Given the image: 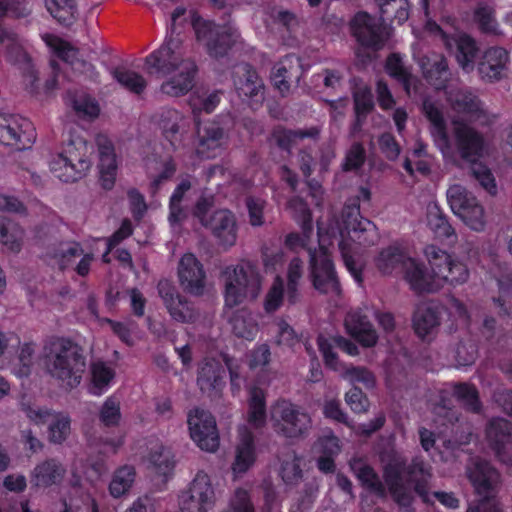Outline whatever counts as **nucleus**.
Segmentation results:
<instances>
[{
  "mask_svg": "<svg viewBox=\"0 0 512 512\" xmlns=\"http://www.w3.org/2000/svg\"><path fill=\"white\" fill-rule=\"evenodd\" d=\"M64 147L58 156H62L64 159L69 160L76 165L84 166V171H88L90 168V161L88 159V147L87 142L80 136H73L69 133L67 139L64 141Z\"/></svg>",
  "mask_w": 512,
  "mask_h": 512,
  "instance_id": "72a5a7b5",
  "label": "nucleus"
},
{
  "mask_svg": "<svg viewBox=\"0 0 512 512\" xmlns=\"http://www.w3.org/2000/svg\"><path fill=\"white\" fill-rule=\"evenodd\" d=\"M347 332L365 347L376 344L378 336L367 315L361 310L350 311L345 318Z\"/></svg>",
  "mask_w": 512,
  "mask_h": 512,
  "instance_id": "5701e85b",
  "label": "nucleus"
},
{
  "mask_svg": "<svg viewBox=\"0 0 512 512\" xmlns=\"http://www.w3.org/2000/svg\"><path fill=\"white\" fill-rule=\"evenodd\" d=\"M290 205L291 206L295 205L299 208V211L301 214L300 225H301L302 233L301 234H297V233L289 234L286 238V243L290 247L301 246L308 250L310 248V247H308V241L313 232L311 212L308 209L306 203L299 198H295V199L291 200Z\"/></svg>",
  "mask_w": 512,
  "mask_h": 512,
  "instance_id": "473e14b6",
  "label": "nucleus"
},
{
  "mask_svg": "<svg viewBox=\"0 0 512 512\" xmlns=\"http://www.w3.org/2000/svg\"><path fill=\"white\" fill-rule=\"evenodd\" d=\"M43 362L46 373L70 389L81 383L87 366L84 348L66 338L45 345Z\"/></svg>",
  "mask_w": 512,
  "mask_h": 512,
  "instance_id": "7ed1b4c3",
  "label": "nucleus"
},
{
  "mask_svg": "<svg viewBox=\"0 0 512 512\" xmlns=\"http://www.w3.org/2000/svg\"><path fill=\"white\" fill-rule=\"evenodd\" d=\"M64 469L55 460H47L37 465L31 476V484L35 487H48L61 480Z\"/></svg>",
  "mask_w": 512,
  "mask_h": 512,
  "instance_id": "f704fd0d",
  "label": "nucleus"
},
{
  "mask_svg": "<svg viewBox=\"0 0 512 512\" xmlns=\"http://www.w3.org/2000/svg\"><path fill=\"white\" fill-rule=\"evenodd\" d=\"M469 272L467 267L459 261L453 260L451 257L445 262L440 270L435 274L440 283V288L443 283L451 285H458L466 282Z\"/></svg>",
  "mask_w": 512,
  "mask_h": 512,
  "instance_id": "37998d69",
  "label": "nucleus"
},
{
  "mask_svg": "<svg viewBox=\"0 0 512 512\" xmlns=\"http://www.w3.org/2000/svg\"><path fill=\"white\" fill-rule=\"evenodd\" d=\"M317 345L323 356L325 366L333 371L342 372L345 365L339 361L337 354L334 352V347L336 346L333 342V338H326L324 335H319Z\"/></svg>",
  "mask_w": 512,
  "mask_h": 512,
  "instance_id": "13d9d810",
  "label": "nucleus"
},
{
  "mask_svg": "<svg viewBox=\"0 0 512 512\" xmlns=\"http://www.w3.org/2000/svg\"><path fill=\"white\" fill-rule=\"evenodd\" d=\"M447 200L451 210L463 222L475 231L484 228V209L475 196L461 185L455 184L447 190Z\"/></svg>",
  "mask_w": 512,
  "mask_h": 512,
  "instance_id": "9b49d317",
  "label": "nucleus"
},
{
  "mask_svg": "<svg viewBox=\"0 0 512 512\" xmlns=\"http://www.w3.org/2000/svg\"><path fill=\"white\" fill-rule=\"evenodd\" d=\"M114 80H116L123 88L134 94H141L147 87L145 78L125 66H117L110 70Z\"/></svg>",
  "mask_w": 512,
  "mask_h": 512,
  "instance_id": "ea45409f",
  "label": "nucleus"
},
{
  "mask_svg": "<svg viewBox=\"0 0 512 512\" xmlns=\"http://www.w3.org/2000/svg\"><path fill=\"white\" fill-rule=\"evenodd\" d=\"M45 6L52 17L62 24H72L76 19L75 0H45Z\"/></svg>",
  "mask_w": 512,
  "mask_h": 512,
  "instance_id": "49530a36",
  "label": "nucleus"
},
{
  "mask_svg": "<svg viewBox=\"0 0 512 512\" xmlns=\"http://www.w3.org/2000/svg\"><path fill=\"white\" fill-rule=\"evenodd\" d=\"M344 230L349 238L363 246L373 245L377 238L376 226L370 220L363 218L359 206L346 204L342 210Z\"/></svg>",
  "mask_w": 512,
  "mask_h": 512,
  "instance_id": "dca6fc26",
  "label": "nucleus"
},
{
  "mask_svg": "<svg viewBox=\"0 0 512 512\" xmlns=\"http://www.w3.org/2000/svg\"><path fill=\"white\" fill-rule=\"evenodd\" d=\"M474 17L482 32H496L497 22L494 15V9L488 4V2H481L478 4Z\"/></svg>",
  "mask_w": 512,
  "mask_h": 512,
  "instance_id": "052dcab7",
  "label": "nucleus"
},
{
  "mask_svg": "<svg viewBox=\"0 0 512 512\" xmlns=\"http://www.w3.org/2000/svg\"><path fill=\"white\" fill-rule=\"evenodd\" d=\"M385 484L369 465L359 463L357 477L362 486L380 499H386L388 492L393 500L402 507H409L413 501V492L424 503H433L429 493L431 473L423 461L414 459L410 464L396 450H380Z\"/></svg>",
  "mask_w": 512,
  "mask_h": 512,
  "instance_id": "f257e3e1",
  "label": "nucleus"
},
{
  "mask_svg": "<svg viewBox=\"0 0 512 512\" xmlns=\"http://www.w3.org/2000/svg\"><path fill=\"white\" fill-rule=\"evenodd\" d=\"M487 440L494 448L512 446V423L504 418H494L486 426Z\"/></svg>",
  "mask_w": 512,
  "mask_h": 512,
  "instance_id": "c9c22d12",
  "label": "nucleus"
},
{
  "mask_svg": "<svg viewBox=\"0 0 512 512\" xmlns=\"http://www.w3.org/2000/svg\"><path fill=\"white\" fill-rule=\"evenodd\" d=\"M0 142L13 146L17 150H25L34 142L31 123L22 118L10 116L0 118Z\"/></svg>",
  "mask_w": 512,
  "mask_h": 512,
  "instance_id": "aec40b11",
  "label": "nucleus"
},
{
  "mask_svg": "<svg viewBox=\"0 0 512 512\" xmlns=\"http://www.w3.org/2000/svg\"><path fill=\"white\" fill-rule=\"evenodd\" d=\"M350 30L357 42L374 51L380 50L389 38L384 19H378L367 12H358L350 21Z\"/></svg>",
  "mask_w": 512,
  "mask_h": 512,
  "instance_id": "9d476101",
  "label": "nucleus"
},
{
  "mask_svg": "<svg viewBox=\"0 0 512 512\" xmlns=\"http://www.w3.org/2000/svg\"><path fill=\"white\" fill-rule=\"evenodd\" d=\"M386 72L392 78L402 84L405 92L410 95L411 87L417 81L410 70L404 65L403 59L399 54L393 53L388 56L385 65Z\"/></svg>",
  "mask_w": 512,
  "mask_h": 512,
  "instance_id": "58836bf2",
  "label": "nucleus"
},
{
  "mask_svg": "<svg viewBox=\"0 0 512 512\" xmlns=\"http://www.w3.org/2000/svg\"><path fill=\"white\" fill-rule=\"evenodd\" d=\"M187 423L190 436L199 448H218L219 435L216 421L209 411L200 408L191 410Z\"/></svg>",
  "mask_w": 512,
  "mask_h": 512,
  "instance_id": "2eb2a0df",
  "label": "nucleus"
},
{
  "mask_svg": "<svg viewBox=\"0 0 512 512\" xmlns=\"http://www.w3.org/2000/svg\"><path fill=\"white\" fill-rule=\"evenodd\" d=\"M70 417L63 413H55L48 423V437L52 444L59 445L70 434Z\"/></svg>",
  "mask_w": 512,
  "mask_h": 512,
  "instance_id": "4d7b16f0",
  "label": "nucleus"
},
{
  "mask_svg": "<svg viewBox=\"0 0 512 512\" xmlns=\"http://www.w3.org/2000/svg\"><path fill=\"white\" fill-rule=\"evenodd\" d=\"M212 194L201 195L193 208V216L210 231L219 247L228 250L238 239V222L235 214L228 209H217Z\"/></svg>",
  "mask_w": 512,
  "mask_h": 512,
  "instance_id": "39448f33",
  "label": "nucleus"
},
{
  "mask_svg": "<svg viewBox=\"0 0 512 512\" xmlns=\"http://www.w3.org/2000/svg\"><path fill=\"white\" fill-rule=\"evenodd\" d=\"M50 171L56 178L65 183L76 182L86 175L82 163L76 165L58 155L50 162Z\"/></svg>",
  "mask_w": 512,
  "mask_h": 512,
  "instance_id": "4c0bfd02",
  "label": "nucleus"
},
{
  "mask_svg": "<svg viewBox=\"0 0 512 512\" xmlns=\"http://www.w3.org/2000/svg\"><path fill=\"white\" fill-rule=\"evenodd\" d=\"M231 512H254V506L251 502L247 490L237 488L230 498L229 502Z\"/></svg>",
  "mask_w": 512,
  "mask_h": 512,
  "instance_id": "774afa93",
  "label": "nucleus"
},
{
  "mask_svg": "<svg viewBox=\"0 0 512 512\" xmlns=\"http://www.w3.org/2000/svg\"><path fill=\"white\" fill-rule=\"evenodd\" d=\"M83 250L78 243H64L51 252L52 258L57 261L60 269H65L76 257L81 256Z\"/></svg>",
  "mask_w": 512,
  "mask_h": 512,
  "instance_id": "680f3d73",
  "label": "nucleus"
},
{
  "mask_svg": "<svg viewBox=\"0 0 512 512\" xmlns=\"http://www.w3.org/2000/svg\"><path fill=\"white\" fill-rule=\"evenodd\" d=\"M441 323V312L438 307L419 306L413 315V328L421 339L433 336Z\"/></svg>",
  "mask_w": 512,
  "mask_h": 512,
  "instance_id": "bb28decb",
  "label": "nucleus"
},
{
  "mask_svg": "<svg viewBox=\"0 0 512 512\" xmlns=\"http://www.w3.org/2000/svg\"><path fill=\"white\" fill-rule=\"evenodd\" d=\"M66 99L79 117L94 118L99 114L97 102L84 92H68Z\"/></svg>",
  "mask_w": 512,
  "mask_h": 512,
  "instance_id": "a18cd8bd",
  "label": "nucleus"
},
{
  "mask_svg": "<svg viewBox=\"0 0 512 512\" xmlns=\"http://www.w3.org/2000/svg\"><path fill=\"white\" fill-rule=\"evenodd\" d=\"M157 290L171 318L179 323H192L198 313L193 304L182 296L176 287L168 280H160Z\"/></svg>",
  "mask_w": 512,
  "mask_h": 512,
  "instance_id": "4468645a",
  "label": "nucleus"
},
{
  "mask_svg": "<svg viewBox=\"0 0 512 512\" xmlns=\"http://www.w3.org/2000/svg\"><path fill=\"white\" fill-rule=\"evenodd\" d=\"M271 419L275 432L290 439H301L308 435L311 418L298 406L280 402L272 410Z\"/></svg>",
  "mask_w": 512,
  "mask_h": 512,
  "instance_id": "6e6552de",
  "label": "nucleus"
},
{
  "mask_svg": "<svg viewBox=\"0 0 512 512\" xmlns=\"http://www.w3.org/2000/svg\"><path fill=\"white\" fill-rule=\"evenodd\" d=\"M354 106L357 117L366 116L374 107L373 97L370 88L360 87L353 95Z\"/></svg>",
  "mask_w": 512,
  "mask_h": 512,
  "instance_id": "69168bd1",
  "label": "nucleus"
},
{
  "mask_svg": "<svg viewBox=\"0 0 512 512\" xmlns=\"http://www.w3.org/2000/svg\"><path fill=\"white\" fill-rule=\"evenodd\" d=\"M24 230L16 222L0 217V242L10 251L19 252L22 248Z\"/></svg>",
  "mask_w": 512,
  "mask_h": 512,
  "instance_id": "a19ab883",
  "label": "nucleus"
},
{
  "mask_svg": "<svg viewBox=\"0 0 512 512\" xmlns=\"http://www.w3.org/2000/svg\"><path fill=\"white\" fill-rule=\"evenodd\" d=\"M232 332L238 338L253 340L258 332V324L251 312L240 309L230 318Z\"/></svg>",
  "mask_w": 512,
  "mask_h": 512,
  "instance_id": "e433bc0d",
  "label": "nucleus"
},
{
  "mask_svg": "<svg viewBox=\"0 0 512 512\" xmlns=\"http://www.w3.org/2000/svg\"><path fill=\"white\" fill-rule=\"evenodd\" d=\"M421 67L425 79L440 90L446 87L447 82L451 77L446 58L441 54H432L423 57L421 60Z\"/></svg>",
  "mask_w": 512,
  "mask_h": 512,
  "instance_id": "393cba45",
  "label": "nucleus"
},
{
  "mask_svg": "<svg viewBox=\"0 0 512 512\" xmlns=\"http://www.w3.org/2000/svg\"><path fill=\"white\" fill-rule=\"evenodd\" d=\"M446 45L448 49L455 50L456 60L464 70L470 71L473 69L478 53V47L473 38L461 34L448 39Z\"/></svg>",
  "mask_w": 512,
  "mask_h": 512,
  "instance_id": "cd10ccee",
  "label": "nucleus"
},
{
  "mask_svg": "<svg viewBox=\"0 0 512 512\" xmlns=\"http://www.w3.org/2000/svg\"><path fill=\"white\" fill-rule=\"evenodd\" d=\"M310 278L313 286L320 293L337 292L339 282L333 263L323 249L309 248Z\"/></svg>",
  "mask_w": 512,
  "mask_h": 512,
  "instance_id": "ddd939ff",
  "label": "nucleus"
},
{
  "mask_svg": "<svg viewBox=\"0 0 512 512\" xmlns=\"http://www.w3.org/2000/svg\"><path fill=\"white\" fill-rule=\"evenodd\" d=\"M453 395L463 406L473 413H480L481 403L479 394L475 386L467 383H459L454 385Z\"/></svg>",
  "mask_w": 512,
  "mask_h": 512,
  "instance_id": "864d4df0",
  "label": "nucleus"
},
{
  "mask_svg": "<svg viewBox=\"0 0 512 512\" xmlns=\"http://www.w3.org/2000/svg\"><path fill=\"white\" fill-rule=\"evenodd\" d=\"M135 480V468L130 465H124L115 471L113 479L109 485V491L115 498L121 497L131 488Z\"/></svg>",
  "mask_w": 512,
  "mask_h": 512,
  "instance_id": "09e8293b",
  "label": "nucleus"
},
{
  "mask_svg": "<svg viewBox=\"0 0 512 512\" xmlns=\"http://www.w3.org/2000/svg\"><path fill=\"white\" fill-rule=\"evenodd\" d=\"M278 459L280 461L279 476L282 481L286 487H296L303 479V458L298 456L295 451L292 450L279 455Z\"/></svg>",
  "mask_w": 512,
  "mask_h": 512,
  "instance_id": "c756f323",
  "label": "nucleus"
},
{
  "mask_svg": "<svg viewBox=\"0 0 512 512\" xmlns=\"http://www.w3.org/2000/svg\"><path fill=\"white\" fill-rule=\"evenodd\" d=\"M197 152L202 157L214 158L218 155L224 140V130L216 123H208L198 127Z\"/></svg>",
  "mask_w": 512,
  "mask_h": 512,
  "instance_id": "a878e982",
  "label": "nucleus"
},
{
  "mask_svg": "<svg viewBox=\"0 0 512 512\" xmlns=\"http://www.w3.org/2000/svg\"><path fill=\"white\" fill-rule=\"evenodd\" d=\"M235 90L243 100L260 104L265 99V86L256 69L248 63L236 66L233 74Z\"/></svg>",
  "mask_w": 512,
  "mask_h": 512,
  "instance_id": "f3484780",
  "label": "nucleus"
},
{
  "mask_svg": "<svg viewBox=\"0 0 512 512\" xmlns=\"http://www.w3.org/2000/svg\"><path fill=\"white\" fill-rule=\"evenodd\" d=\"M225 370L221 363L213 358H206L199 363L197 385L208 396H216L223 386Z\"/></svg>",
  "mask_w": 512,
  "mask_h": 512,
  "instance_id": "412c9836",
  "label": "nucleus"
},
{
  "mask_svg": "<svg viewBox=\"0 0 512 512\" xmlns=\"http://www.w3.org/2000/svg\"><path fill=\"white\" fill-rule=\"evenodd\" d=\"M466 475L473 487L474 498H500L501 474L490 462L479 457L471 458Z\"/></svg>",
  "mask_w": 512,
  "mask_h": 512,
  "instance_id": "1a4fd4ad",
  "label": "nucleus"
},
{
  "mask_svg": "<svg viewBox=\"0 0 512 512\" xmlns=\"http://www.w3.org/2000/svg\"><path fill=\"white\" fill-rule=\"evenodd\" d=\"M283 298L284 282L281 277L277 276L265 297L264 308L266 312L272 313L277 311L283 303Z\"/></svg>",
  "mask_w": 512,
  "mask_h": 512,
  "instance_id": "e2e57ef3",
  "label": "nucleus"
},
{
  "mask_svg": "<svg viewBox=\"0 0 512 512\" xmlns=\"http://www.w3.org/2000/svg\"><path fill=\"white\" fill-rule=\"evenodd\" d=\"M265 418L266 409L264 392L262 389L254 387L250 390L248 421L255 428H259L265 423Z\"/></svg>",
  "mask_w": 512,
  "mask_h": 512,
  "instance_id": "8fccbe9b",
  "label": "nucleus"
},
{
  "mask_svg": "<svg viewBox=\"0 0 512 512\" xmlns=\"http://www.w3.org/2000/svg\"><path fill=\"white\" fill-rule=\"evenodd\" d=\"M427 223L430 230L437 238L448 239L455 234L454 229L448 222L446 216L437 205L429 207Z\"/></svg>",
  "mask_w": 512,
  "mask_h": 512,
  "instance_id": "de8ad7c7",
  "label": "nucleus"
},
{
  "mask_svg": "<svg viewBox=\"0 0 512 512\" xmlns=\"http://www.w3.org/2000/svg\"><path fill=\"white\" fill-rule=\"evenodd\" d=\"M91 374V392L94 395H101L114 378V371L102 361L92 363Z\"/></svg>",
  "mask_w": 512,
  "mask_h": 512,
  "instance_id": "6e6d98bb",
  "label": "nucleus"
},
{
  "mask_svg": "<svg viewBox=\"0 0 512 512\" xmlns=\"http://www.w3.org/2000/svg\"><path fill=\"white\" fill-rule=\"evenodd\" d=\"M192 26L199 41H206L207 51L215 58L224 57L239 37L230 24L217 25L212 21L194 17Z\"/></svg>",
  "mask_w": 512,
  "mask_h": 512,
  "instance_id": "0eeeda50",
  "label": "nucleus"
},
{
  "mask_svg": "<svg viewBox=\"0 0 512 512\" xmlns=\"http://www.w3.org/2000/svg\"><path fill=\"white\" fill-rule=\"evenodd\" d=\"M405 279L416 293H433L440 289V283L435 274L428 273L425 266L414 259L404 262Z\"/></svg>",
  "mask_w": 512,
  "mask_h": 512,
  "instance_id": "4be33fe9",
  "label": "nucleus"
},
{
  "mask_svg": "<svg viewBox=\"0 0 512 512\" xmlns=\"http://www.w3.org/2000/svg\"><path fill=\"white\" fill-rule=\"evenodd\" d=\"M509 61L508 52L502 47H492L485 51L478 71L482 79L496 81L503 77Z\"/></svg>",
  "mask_w": 512,
  "mask_h": 512,
  "instance_id": "b1692460",
  "label": "nucleus"
},
{
  "mask_svg": "<svg viewBox=\"0 0 512 512\" xmlns=\"http://www.w3.org/2000/svg\"><path fill=\"white\" fill-rule=\"evenodd\" d=\"M184 7H177L171 15L169 36L164 43L145 58L148 74L164 78L160 91L170 97L186 95L195 85L198 67L186 55L183 40L178 31V20L185 14Z\"/></svg>",
  "mask_w": 512,
  "mask_h": 512,
  "instance_id": "f03ea898",
  "label": "nucleus"
},
{
  "mask_svg": "<svg viewBox=\"0 0 512 512\" xmlns=\"http://www.w3.org/2000/svg\"><path fill=\"white\" fill-rule=\"evenodd\" d=\"M447 100L454 110L466 114L471 121L481 125L492 122L482 102L467 88H451L447 92Z\"/></svg>",
  "mask_w": 512,
  "mask_h": 512,
  "instance_id": "a211bd4d",
  "label": "nucleus"
},
{
  "mask_svg": "<svg viewBox=\"0 0 512 512\" xmlns=\"http://www.w3.org/2000/svg\"><path fill=\"white\" fill-rule=\"evenodd\" d=\"M183 120L182 115L175 109L165 108L159 115L158 124L164 136L171 144L177 139L180 128V122Z\"/></svg>",
  "mask_w": 512,
  "mask_h": 512,
  "instance_id": "603ef678",
  "label": "nucleus"
},
{
  "mask_svg": "<svg viewBox=\"0 0 512 512\" xmlns=\"http://www.w3.org/2000/svg\"><path fill=\"white\" fill-rule=\"evenodd\" d=\"M178 278L182 289L193 296L204 294L206 273L203 264L192 253L183 255L178 264Z\"/></svg>",
  "mask_w": 512,
  "mask_h": 512,
  "instance_id": "6ab92c4d",
  "label": "nucleus"
},
{
  "mask_svg": "<svg viewBox=\"0 0 512 512\" xmlns=\"http://www.w3.org/2000/svg\"><path fill=\"white\" fill-rule=\"evenodd\" d=\"M406 260H408V258L400 248L389 246L380 251L375 263L382 274H391L396 269L403 268Z\"/></svg>",
  "mask_w": 512,
  "mask_h": 512,
  "instance_id": "c03bdc74",
  "label": "nucleus"
},
{
  "mask_svg": "<svg viewBox=\"0 0 512 512\" xmlns=\"http://www.w3.org/2000/svg\"><path fill=\"white\" fill-rule=\"evenodd\" d=\"M365 160L366 151L364 146L359 142H355L348 149L342 168L344 171L359 169L364 164Z\"/></svg>",
  "mask_w": 512,
  "mask_h": 512,
  "instance_id": "0e129e2a",
  "label": "nucleus"
},
{
  "mask_svg": "<svg viewBox=\"0 0 512 512\" xmlns=\"http://www.w3.org/2000/svg\"><path fill=\"white\" fill-rule=\"evenodd\" d=\"M215 503V492L210 477L199 471L189 487L179 496L181 512H207Z\"/></svg>",
  "mask_w": 512,
  "mask_h": 512,
  "instance_id": "f8f14e48",
  "label": "nucleus"
},
{
  "mask_svg": "<svg viewBox=\"0 0 512 512\" xmlns=\"http://www.w3.org/2000/svg\"><path fill=\"white\" fill-rule=\"evenodd\" d=\"M434 422L446 426L459 420V412L452 407L450 398L445 392L440 393L439 402L433 407Z\"/></svg>",
  "mask_w": 512,
  "mask_h": 512,
  "instance_id": "3c124183",
  "label": "nucleus"
},
{
  "mask_svg": "<svg viewBox=\"0 0 512 512\" xmlns=\"http://www.w3.org/2000/svg\"><path fill=\"white\" fill-rule=\"evenodd\" d=\"M321 128L319 126H312L302 129H277L273 133V138L279 148L287 152L297 144L298 140L309 138L317 140L320 136Z\"/></svg>",
  "mask_w": 512,
  "mask_h": 512,
  "instance_id": "2f4dec72",
  "label": "nucleus"
},
{
  "mask_svg": "<svg viewBox=\"0 0 512 512\" xmlns=\"http://www.w3.org/2000/svg\"><path fill=\"white\" fill-rule=\"evenodd\" d=\"M221 278L226 307H236L247 299L255 300L260 294L262 278L257 266L250 261L225 267Z\"/></svg>",
  "mask_w": 512,
  "mask_h": 512,
  "instance_id": "423d86ee",
  "label": "nucleus"
},
{
  "mask_svg": "<svg viewBox=\"0 0 512 512\" xmlns=\"http://www.w3.org/2000/svg\"><path fill=\"white\" fill-rule=\"evenodd\" d=\"M453 146L459 157L470 164V175L489 194L495 195L497 187L491 170L480 162L485 153V139L473 127L460 120L453 121Z\"/></svg>",
  "mask_w": 512,
  "mask_h": 512,
  "instance_id": "20e7f679",
  "label": "nucleus"
},
{
  "mask_svg": "<svg viewBox=\"0 0 512 512\" xmlns=\"http://www.w3.org/2000/svg\"><path fill=\"white\" fill-rule=\"evenodd\" d=\"M149 468L164 478V482L173 474L176 466L175 455L172 450H153L148 457Z\"/></svg>",
  "mask_w": 512,
  "mask_h": 512,
  "instance_id": "79ce46f5",
  "label": "nucleus"
},
{
  "mask_svg": "<svg viewBox=\"0 0 512 512\" xmlns=\"http://www.w3.org/2000/svg\"><path fill=\"white\" fill-rule=\"evenodd\" d=\"M191 187L192 185L188 178L182 179L171 195L169 202V221L171 223H179L184 219L185 214L181 202L185 193L190 190Z\"/></svg>",
  "mask_w": 512,
  "mask_h": 512,
  "instance_id": "5fc2aeb1",
  "label": "nucleus"
},
{
  "mask_svg": "<svg viewBox=\"0 0 512 512\" xmlns=\"http://www.w3.org/2000/svg\"><path fill=\"white\" fill-rule=\"evenodd\" d=\"M466 512H504L500 498H473Z\"/></svg>",
  "mask_w": 512,
  "mask_h": 512,
  "instance_id": "338daca9",
  "label": "nucleus"
},
{
  "mask_svg": "<svg viewBox=\"0 0 512 512\" xmlns=\"http://www.w3.org/2000/svg\"><path fill=\"white\" fill-rule=\"evenodd\" d=\"M301 64L298 58L295 59V63L293 59H286L284 62L279 63L275 66L274 71L272 73V80L274 86L280 91V93L285 96L290 90V82L294 79L296 82H299L301 77L300 72Z\"/></svg>",
  "mask_w": 512,
  "mask_h": 512,
  "instance_id": "7c9ffc66",
  "label": "nucleus"
},
{
  "mask_svg": "<svg viewBox=\"0 0 512 512\" xmlns=\"http://www.w3.org/2000/svg\"><path fill=\"white\" fill-rule=\"evenodd\" d=\"M422 110L427 119L433 125L432 134L438 147L444 152L450 149L449 137L446 132V121L441 109L430 99H424Z\"/></svg>",
  "mask_w": 512,
  "mask_h": 512,
  "instance_id": "c85d7f7f",
  "label": "nucleus"
},
{
  "mask_svg": "<svg viewBox=\"0 0 512 512\" xmlns=\"http://www.w3.org/2000/svg\"><path fill=\"white\" fill-rule=\"evenodd\" d=\"M339 250L341 252L344 264L354 279L358 282H362V268L363 263L356 257V255L352 252L351 245L346 241L342 240L339 243Z\"/></svg>",
  "mask_w": 512,
  "mask_h": 512,
  "instance_id": "bf43d9fd",
  "label": "nucleus"
}]
</instances>
